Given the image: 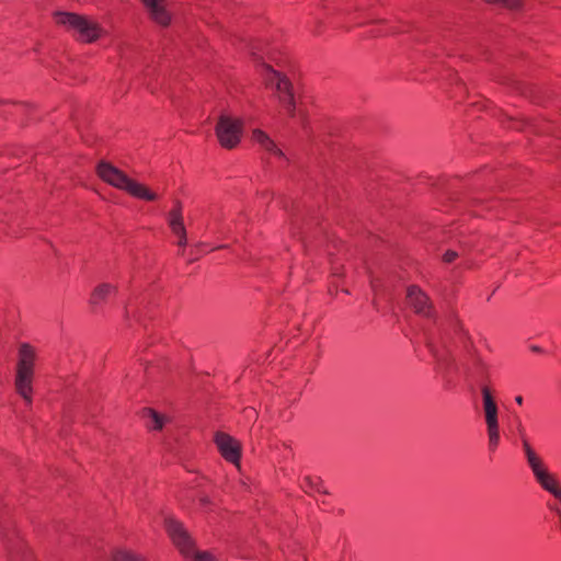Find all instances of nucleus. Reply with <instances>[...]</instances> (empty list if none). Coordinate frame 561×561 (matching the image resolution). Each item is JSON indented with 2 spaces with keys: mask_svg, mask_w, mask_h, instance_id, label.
Listing matches in <instances>:
<instances>
[{
  "mask_svg": "<svg viewBox=\"0 0 561 561\" xmlns=\"http://www.w3.org/2000/svg\"><path fill=\"white\" fill-rule=\"evenodd\" d=\"M55 24L83 44H92L105 34L102 25L91 16L56 10L51 13Z\"/></svg>",
  "mask_w": 561,
  "mask_h": 561,
  "instance_id": "f257e3e1",
  "label": "nucleus"
},
{
  "mask_svg": "<svg viewBox=\"0 0 561 561\" xmlns=\"http://www.w3.org/2000/svg\"><path fill=\"white\" fill-rule=\"evenodd\" d=\"M96 173L105 183L128 193L135 198L148 202H152L158 198V195L151 192L146 185L130 179L122 170L106 161H101L98 164Z\"/></svg>",
  "mask_w": 561,
  "mask_h": 561,
  "instance_id": "f03ea898",
  "label": "nucleus"
},
{
  "mask_svg": "<svg viewBox=\"0 0 561 561\" xmlns=\"http://www.w3.org/2000/svg\"><path fill=\"white\" fill-rule=\"evenodd\" d=\"M523 451L535 481L539 486L552 495L561 504V481L554 472H551L543 459L530 446L525 434L520 431Z\"/></svg>",
  "mask_w": 561,
  "mask_h": 561,
  "instance_id": "7ed1b4c3",
  "label": "nucleus"
},
{
  "mask_svg": "<svg viewBox=\"0 0 561 561\" xmlns=\"http://www.w3.org/2000/svg\"><path fill=\"white\" fill-rule=\"evenodd\" d=\"M35 350L30 344H21L15 375L16 392L24 399L27 405L32 403V381L34 376Z\"/></svg>",
  "mask_w": 561,
  "mask_h": 561,
  "instance_id": "20e7f679",
  "label": "nucleus"
},
{
  "mask_svg": "<svg viewBox=\"0 0 561 561\" xmlns=\"http://www.w3.org/2000/svg\"><path fill=\"white\" fill-rule=\"evenodd\" d=\"M261 76L266 87L276 90L279 101L288 114L295 116V99L289 80L265 64L261 66Z\"/></svg>",
  "mask_w": 561,
  "mask_h": 561,
  "instance_id": "39448f33",
  "label": "nucleus"
},
{
  "mask_svg": "<svg viewBox=\"0 0 561 561\" xmlns=\"http://www.w3.org/2000/svg\"><path fill=\"white\" fill-rule=\"evenodd\" d=\"M243 134L241 118L222 113L216 125V136L221 147L232 149L238 146Z\"/></svg>",
  "mask_w": 561,
  "mask_h": 561,
  "instance_id": "423d86ee",
  "label": "nucleus"
},
{
  "mask_svg": "<svg viewBox=\"0 0 561 561\" xmlns=\"http://www.w3.org/2000/svg\"><path fill=\"white\" fill-rule=\"evenodd\" d=\"M164 527L172 542L183 556L190 557L195 553L194 542L179 520L173 517H167Z\"/></svg>",
  "mask_w": 561,
  "mask_h": 561,
  "instance_id": "0eeeda50",
  "label": "nucleus"
},
{
  "mask_svg": "<svg viewBox=\"0 0 561 561\" xmlns=\"http://www.w3.org/2000/svg\"><path fill=\"white\" fill-rule=\"evenodd\" d=\"M407 302L416 314L428 319L435 317L430 297L417 286L412 285L408 288Z\"/></svg>",
  "mask_w": 561,
  "mask_h": 561,
  "instance_id": "6e6552de",
  "label": "nucleus"
},
{
  "mask_svg": "<svg viewBox=\"0 0 561 561\" xmlns=\"http://www.w3.org/2000/svg\"><path fill=\"white\" fill-rule=\"evenodd\" d=\"M148 18L161 27H168L173 13L168 0H141Z\"/></svg>",
  "mask_w": 561,
  "mask_h": 561,
  "instance_id": "1a4fd4ad",
  "label": "nucleus"
},
{
  "mask_svg": "<svg viewBox=\"0 0 561 561\" xmlns=\"http://www.w3.org/2000/svg\"><path fill=\"white\" fill-rule=\"evenodd\" d=\"M215 444L220 455L229 462L239 465L241 458V446L237 439L224 432L215 434Z\"/></svg>",
  "mask_w": 561,
  "mask_h": 561,
  "instance_id": "9d476101",
  "label": "nucleus"
},
{
  "mask_svg": "<svg viewBox=\"0 0 561 561\" xmlns=\"http://www.w3.org/2000/svg\"><path fill=\"white\" fill-rule=\"evenodd\" d=\"M168 222L173 234L179 238L178 245L185 247L187 238L180 206H176L169 213Z\"/></svg>",
  "mask_w": 561,
  "mask_h": 561,
  "instance_id": "9b49d317",
  "label": "nucleus"
},
{
  "mask_svg": "<svg viewBox=\"0 0 561 561\" xmlns=\"http://www.w3.org/2000/svg\"><path fill=\"white\" fill-rule=\"evenodd\" d=\"M482 399L486 426H497V405L494 399L492 398L490 390L486 387L482 389Z\"/></svg>",
  "mask_w": 561,
  "mask_h": 561,
  "instance_id": "f8f14e48",
  "label": "nucleus"
},
{
  "mask_svg": "<svg viewBox=\"0 0 561 561\" xmlns=\"http://www.w3.org/2000/svg\"><path fill=\"white\" fill-rule=\"evenodd\" d=\"M466 373L473 379H482L488 373V364L478 355H473L466 364Z\"/></svg>",
  "mask_w": 561,
  "mask_h": 561,
  "instance_id": "ddd939ff",
  "label": "nucleus"
},
{
  "mask_svg": "<svg viewBox=\"0 0 561 561\" xmlns=\"http://www.w3.org/2000/svg\"><path fill=\"white\" fill-rule=\"evenodd\" d=\"M252 139L259 144L264 150L277 156L284 157L283 151L276 146V144L261 129H254L252 133Z\"/></svg>",
  "mask_w": 561,
  "mask_h": 561,
  "instance_id": "4468645a",
  "label": "nucleus"
},
{
  "mask_svg": "<svg viewBox=\"0 0 561 561\" xmlns=\"http://www.w3.org/2000/svg\"><path fill=\"white\" fill-rule=\"evenodd\" d=\"M116 293V287L108 283L100 284L94 288L90 297V304L93 306L102 305L110 296Z\"/></svg>",
  "mask_w": 561,
  "mask_h": 561,
  "instance_id": "2eb2a0df",
  "label": "nucleus"
},
{
  "mask_svg": "<svg viewBox=\"0 0 561 561\" xmlns=\"http://www.w3.org/2000/svg\"><path fill=\"white\" fill-rule=\"evenodd\" d=\"M145 416L147 419V427L150 430H161L167 421V417L164 415H161L151 409L146 411Z\"/></svg>",
  "mask_w": 561,
  "mask_h": 561,
  "instance_id": "dca6fc26",
  "label": "nucleus"
},
{
  "mask_svg": "<svg viewBox=\"0 0 561 561\" xmlns=\"http://www.w3.org/2000/svg\"><path fill=\"white\" fill-rule=\"evenodd\" d=\"M488 447L490 451H495L500 445V425L486 426Z\"/></svg>",
  "mask_w": 561,
  "mask_h": 561,
  "instance_id": "f3484780",
  "label": "nucleus"
},
{
  "mask_svg": "<svg viewBox=\"0 0 561 561\" xmlns=\"http://www.w3.org/2000/svg\"><path fill=\"white\" fill-rule=\"evenodd\" d=\"M113 561H146V560L141 556L136 554L131 551L119 550L114 554Z\"/></svg>",
  "mask_w": 561,
  "mask_h": 561,
  "instance_id": "a211bd4d",
  "label": "nucleus"
},
{
  "mask_svg": "<svg viewBox=\"0 0 561 561\" xmlns=\"http://www.w3.org/2000/svg\"><path fill=\"white\" fill-rule=\"evenodd\" d=\"M427 346H428L430 351L432 352L433 356L437 359L438 364L443 365L444 353L440 352V350L438 348L436 343L432 339H428Z\"/></svg>",
  "mask_w": 561,
  "mask_h": 561,
  "instance_id": "6ab92c4d",
  "label": "nucleus"
},
{
  "mask_svg": "<svg viewBox=\"0 0 561 561\" xmlns=\"http://www.w3.org/2000/svg\"><path fill=\"white\" fill-rule=\"evenodd\" d=\"M193 561H215L213 557L206 552H197Z\"/></svg>",
  "mask_w": 561,
  "mask_h": 561,
  "instance_id": "aec40b11",
  "label": "nucleus"
},
{
  "mask_svg": "<svg viewBox=\"0 0 561 561\" xmlns=\"http://www.w3.org/2000/svg\"><path fill=\"white\" fill-rule=\"evenodd\" d=\"M457 256H458L457 252H455V251H453V250H448V251L444 254L443 259H444V261H445L446 263H451V262H454V261L456 260V257H457Z\"/></svg>",
  "mask_w": 561,
  "mask_h": 561,
  "instance_id": "412c9836",
  "label": "nucleus"
},
{
  "mask_svg": "<svg viewBox=\"0 0 561 561\" xmlns=\"http://www.w3.org/2000/svg\"><path fill=\"white\" fill-rule=\"evenodd\" d=\"M245 413L249 417L255 415V411L252 408L245 409Z\"/></svg>",
  "mask_w": 561,
  "mask_h": 561,
  "instance_id": "4be33fe9",
  "label": "nucleus"
},
{
  "mask_svg": "<svg viewBox=\"0 0 561 561\" xmlns=\"http://www.w3.org/2000/svg\"><path fill=\"white\" fill-rule=\"evenodd\" d=\"M515 402H516L517 404L522 405V404H523V397H522V396H517V397L515 398Z\"/></svg>",
  "mask_w": 561,
  "mask_h": 561,
  "instance_id": "5701e85b",
  "label": "nucleus"
}]
</instances>
